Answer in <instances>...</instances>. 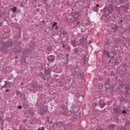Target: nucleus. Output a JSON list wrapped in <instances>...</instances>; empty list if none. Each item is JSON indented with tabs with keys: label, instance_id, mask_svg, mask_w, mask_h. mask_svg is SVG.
<instances>
[{
	"label": "nucleus",
	"instance_id": "nucleus-1",
	"mask_svg": "<svg viewBox=\"0 0 130 130\" xmlns=\"http://www.w3.org/2000/svg\"><path fill=\"white\" fill-rule=\"evenodd\" d=\"M79 17H80V12H76V11L74 10V11L71 13V15L66 17V19L67 21L71 22V23H74V22L79 20Z\"/></svg>",
	"mask_w": 130,
	"mask_h": 130
},
{
	"label": "nucleus",
	"instance_id": "nucleus-2",
	"mask_svg": "<svg viewBox=\"0 0 130 130\" xmlns=\"http://www.w3.org/2000/svg\"><path fill=\"white\" fill-rule=\"evenodd\" d=\"M12 46H13V43H12V41H8L4 43L0 49V52L2 54H7L8 49L9 47H12Z\"/></svg>",
	"mask_w": 130,
	"mask_h": 130
},
{
	"label": "nucleus",
	"instance_id": "nucleus-3",
	"mask_svg": "<svg viewBox=\"0 0 130 130\" xmlns=\"http://www.w3.org/2000/svg\"><path fill=\"white\" fill-rule=\"evenodd\" d=\"M103 53L104 55H106L107 58H110L109 61V63H110V62H111V58H114V57H115V54H116V53L114 51H112L109 53V52L106 50H104Z\"/></svg>",
	"mask_w": 130,
	"mask_h": 130
},
{
	"label": "nucleus",
	"instance_id": "nucleus-4",
	"mask_svg": "<svg viewBox=\"0 0 130 130\" xmlns=\"http://www.w3.org/2000/svg\"><path fill=\"white\" fill-rule=\"evenodd\" d=\"M93 101L94 103L92 104L93 107L97 106V105H99V106L101 107V108H103V107L105 106V104H103V101H102L100 98L95 99Z\"/></svg>",
	"mask_w": 130,
	"mask_h": 130
},
{
	"label": "nucleus",
	"instance_id": "nucleus-5",
	"mask_svg": "<svg viewBox=\"0 0 130 130\" xmlns=\"http://www.w3.org/2000/svg\"><path fill=\"white\" fill-rule=\"evenodd\" d=\"M123 85L125 86V89L126 91L125 92V95L126 97L130 96V82H126V80H123Z\"/></svg>",
	"mask_w": 130,
	"mask_h": 130
},
{
	"label": "nucleus",
	"instance_id": "nucleus-6",
	"mask_svg": "<svg viewBox=\"0 0 130 130\" xmlns=\"http://www.w3.org/2000/svg\"><path fill=\"white\" fill-rule=\"evenodd\" d=\"M113 110L114 111V113H115L116 115H118L121 113V109H120V107H114Z\"/></svg>",
	"mask_w": 130,
	"mask_h": 130
},
{
	"label": "nucleus",
	"instance_id": "nucleus-7",
	"mask_svg": "<svg viewBox=\"0 0 130 130\" xmlns=\"http://www.w3.org/2000/svg\"><path fill=\"white\" fill-rule=\"evenodd\" d=\"M51 74V68L50 67H46L45 68L44 74L46 77L50 76Z\"/></svg>",
	"mask_w": 130,
	"mask_h": 130
},
{
	"label": "nucleus",
	"instance_id": "nucleus-8",
	"mask_svg": "<svg viewBox=\"0 0 130 130\" xmlns=\"http://www.w3.org/2000/svg\"><path fill=\"white\" fill-rule=\"evenodd\" d=\"M86 43H87V39L83 37L82 38L79 40V45L80 46H83V45H86Z\"/></svg>",
	"mask_w": 130,
	"mask_h": 130
},
{
	"label": "nucleus",
	"instance_id": "nucleus-9",
	"mask_svg": "<svg viewBox=\"0 0 130 130\" xmlns=\"http://www.w3.org/2000/svg\"><path fill=\"white\" fill-rule=\"evenodd\" d=\"M48 61L53 62L55 60V57L54 55H51L47 57Z\"/></svg>",
	"mask_w": 130,
	"mask_h": 130
},
{
	"label": "nucleus",
	"instance_id": "nucleus-10",
	"mask_svg": "<svg viewBox=\"0 0 130 130\" xmlns=\"http://www.w3.org/2000/svg\"><path fill=\"white\" fill-rule=\"evenodd\" d=\"M71 43L72 46H73V47H77V43H78V41L77 40H76L75 39L72 40L71 41Z\"/></svg>",
	"mask_w": 130,
	"mask_h": 130
},
{
	"label": "nucleus",
	"instance_id": "nucleus-11",
	"mask_svg": "<svg viewBox=\"0 0 130 130\" xmlns=\"http://www.w3.org/2000/svg\"><path fill=\"white\" fill-rule=\"evenodd\" d=\"M45 112H47V108L41 109L40 110V114H41V115H44Z\"/></svg>",
	"mask_w": 130,
	"mask_h": 130
},
{
	"label": "nucleus",
	"instance_id": "nucleus-12",
	"mask_svg": "<svg viewBox=\"0 0 130 130\" xmlns=\"http://www.w3.org/2000/svg\"><path fill=\"white\" fill-rule=\"evenodd\" d=\"M57 22H54L52 26V29H55V30H58V26H57Z\"/></svg>",
	"mask_w": 130,
	"mask_h": 130
},
{
	"label": "nucleus",
	"instance_id": "nucleus-13",
	"mask_svg": "<svg viewBox=\"0 0 130 130\" xmlns=\"http://www.w3.org/2000/svg\"><path fill=\"white\" fill-rule=\"evenodd\" d=\"M29 53H30V49H25V50L23 51V54L24 55L29 54Z\"/></svg>",
	"mask_w": 130,
	"mask_h": 130
},
{
	"label": "nucleus",
	"instance_id": "nucleus-14",
	"mask_svg": "<svg viewBox=\"0 0 130 130\" xmlns=\"http://www.w3.org/2000/svg\"><path fill=\"white\" fill-rule=\"evenodd\" d=\"M72 114H73L74 119H77V112H75L74 111H71Z\"/></svg>",
	"mask_w": 130,
	"mask_h": 130
},
{
	"label": "nucleus",
	"instance_id": "nucleus-15",
	"mask_svg": "<svg viewBox=\"0 0 130 130\" xmlns=\"http://www.w3.org/2000/svg\"><path fill=\"white\" fill-rule=\"evenodd\" d=\"M40 77H41V78H42V79H43L44 81H45L46 80L45 78H46V75H45V74H43V73L41 72L40 73Z\"/></svg>",
	"mask_w": 130,
	"mask_h": 130
},
{
	"label": "nucleus",
	"instance_id": "nucleus-16",
	"mask_svg": "<svg viewBox=\"0 0 130 130\" xmlns=\"http://www.w3.org/2000/svg\"><path fill=\"white\" fill-rule=\"evenodd\" d=\"M31 87L32 89H36V88L38 87V84L37 83H33L31 84Z\"/></svg>",
	"mask_w": 130,
	"mask_h": 130
},
{
	"label": "nucleus",
	"instance_id": "nucleus-17",
	"mask_svg": "<svg viewBox=\"0 0 130 130\" xmlns=\"http://www.w3.org/2000/svg\"><path fill=\"white\" fill-rule=\"evenodd\" d=\"M105 85L107 89H109V79L106 80V81L105 83Z\"/></svg>",
	"mask_w": 130,
	"mask_h": 130
},
{
	"label": "nucleus",
	"instance_id": "nucleus-18",
	"mask_svg": "<svg viewBox=\"0 0 130 130\" xmlns=\"http://www.w3.org/2000/svg\"><path fill=\"white\" fill-rule=\"evenodd\" d=\"M56 124L58 125L59 126H60L61 127H63L64 123L61 121H59L56 122Z\"/></svg>",
	"mask_w": 130,
	"mask_h": 130
},
{
	"label": "nucleus",
	"instance_id": "nucleus-19",
	"mask_svg": "<svg viewBox=\"0 0 130 130\" xmlns=\"http://www.w3.org/2000/svg\"><path fill=\"white\" fill-rule=\"evenodd\" d=\"M78 101L79 102H82V101H84V96L83 95H79L78 97Z\"/></svg>",
	"mask_w": 130,
	"mask_h": 130
},
{
	"label": "nucleus",
	"instance_id": "nucleus-20",
	"mask_svg": "<svg viewBox=\"0 0 130 130\" xmlns=\"http://www.w3.org/2000/svg\"><path fill=\"white\" fill-rule=\"evenodd\" d=\"M108 12V16H109V17H110V14H111V11H110V10L107 8V7H105L104 8V12Z\"/></svg>",
	"mask_w": 130,
	"mask_h": 130
},
{
	"label": "nucleus",
	"instance_id": "nucleus-21",
	"mask_svg": "<svg viewBox=\"0 0 130 130\" xmlns=\"http://www.w3.org/2000/svg\"><path fill=\"white\" fill-rule=\"evenodd\" d=\"M20 130H27L26 128L24 126V125H21L19 127Z\"/></svg>",
	"mask_w": 130,
	"mask_h": 130
},
{
	"label": "nucleus",
	"instance_id": "nucleus-22",
	"mask_svg": "<svg viewBox=\"0 0 130 130\" xmlns=\"http://www.w3.org/2000/svg\"><path fill=\"white\" fill-rule=\"evenodd\" d=\"M35 46H36V45H35V43L34 42H32L31 43V44L30 45V47L32 49H33V48H34V47H35Z\"/></svg>",
	"mask_w": 130,
	"mask_h": 130
},
{
	"label": "nucleus",
	"instance_id": "nucleus-23",
	"mask_svg": "<svg viewBox=\"0 0 130 130\" xmlns=\"http://www.w3.org/2000/svg\"><path fill=\"white\" fill-rule=\"evenodd\" d=\"M71 71L72 73V74L71 75H72V76H73V77H74V76H75V75H76L77 71H76V70H73V69H71Z\"/></svg>",
	"mask_w": 130,
	"mask_h": 130
},
{
	"label": "nucleus",
	"instance_id": "nucleus-24",
	"mask_svg": "<svg viewBox=\"0 0 130 130\" xmlns=\"http://www.w3.org/2000/svg\"><path fill=\"white\" fill-rule=\"evenodd\" d=\"M11 11L13 13H16V12H17V7H14L13 8L11 9Z\"/></svg>",
	"mask_w": 130,
	"mask_h": 130
},
{
	"label": "nucleus",
	"instance_id": "nucleus-25",
	"mask_svg": "<svg viewBox=\"0 0 130 130\" xmlns=\"http://www.w3.org/2000/svg\"><path fill=\"white\" fill-rule=\"evenodd\" d=\"M19 49H17L16 51H15V53H19L20 52H21V47H18Z\"/></svg>",
	"mask_w": 130,
	"mask_h": 130
},
{
	"label": "nucleus",
	"instance_id": "nucleus-26",
	"mask_svg": "<svg viewBox=\"0 0 130 130\" xmlns=\"http://www.w3.org/2000/svg\"><path fill=\"white\" fill-rule=\"evenodd\" d=\"M75 54H77V53H79V48H76L75 50H74Z\"/></svg>",
	"mask_w": 130,
	"mask_h": 130
},
{
	"label": "nucleus",
	"instance_id": "nucleus-27",
	"mask_svg": "<svg viewBox=\"0 0 130 130\" xmlns=\"http://www.w3.org/2000/svg\"><path fill=\"white\" fill-rule=\"evenodd\" d=\"M77 77L78 78H83V75L81 73H78V74H77Z\"/></svg>",
	"mask_w": 130,
	"mask_h": 130
},
{
	"label": "nucleus",
	"instance_id": "nucleus-28",
	"mask_svg": "<svg viewBox=\"0 0 130 130\" xmlns=\"http://www.w3.org/2000/svg\"><path fill=\"white\" fill-rule=\"evenodd\" d=\"M63 115H65L66 116H69V114H68V111L67 110H65L63 112Z\"/></svg>",
	"mask_w": 130,
	"mask_h": 130
},
{
	"label": "nucleus",
	"instance_id": "nucleus-29",
	"mask_svg": "<svg viewBox=\"0 0 130 130\" xmlns=\"http://www.w3.org/2000/svg\"><path fill=\"white\" fill-rule=\"evenodd\" d=\"M125 124L126 126H129L130 125V121L127 120L126 121V122L125 123Z\"/></svg>",
	"mask_w": 130,
	"mask_h": 130
},
{
	"label": "nucleus",
	"instance_id": "nucleus-30",
	"mask_svg": "<svg viewBox=\"0 0 130 130\" xmlns=\"http://www.w3.org/2000/svg\"><path fill=\"white\" fill-rule=\"evenodd\" d=\"M114 121H115V122H118L119 121V119H118L117 117H115L114 119Z\"/></svg>",
	"mask_w": 130,
	"mask_h": 130
},
{
	"label": "nucleus",
	"instance_id": "nucleus-31",
	"mask_svg": "<svg viewBox=\"0 0 130 130\" xmlns=\"http://www.w3.org/2000/svg\"><path fill=\"white\" fill-rule=\"evenodd\" d=\"M47 50H49V51H51V50H52V47H51V46H50L47 47Z\"/></svg>",
	"mask_w": 130,
	"mask_h": 130
},
{
	"label": "nucleus",
	"instance_id": "nucleus-32",
	"mask_svg": "<svg viewBox=\"0 0 130 130\" xmlns=\"http://www.w3.org/2000/svg\"><path fill=\"white\" fill-rule=\"evenodd\" d=\"M124 9H125V11H127V10L129 9V7H128V6L126 5L124 7Z\"/></svg>",
	"mask_w": 130,
	"mask_h": 130
},
{
	"label": "nucleus",
	"instance_id": "nucleus-33",
	"mask_svg": "<svg viewBox=\"0 0 130 130\" xmlns=\"http://www.w3.org/2000/svg\"><path fill=\"white\" fill-rule=\"evenodd\" d=\"M114 29L115 30V31H117V29H118V26L115 25L114 27Z\"/></svg>",
	"mask_w": 130,
	"mask_h": 130
},
{
	"label": "nucleus",
	"instance_id": "nucleus-34",
	"mask_svg": "<svg viewBox=\"0 0 130 130\" xmlns=\"http://www.w3.org/2000/svg\"><path fill=\"white\" fill-rule=\"evenodd\" d=\"M66 56L67 58V61H69V56H70V55L69 54H66Z\"/></svg>",
	"mask_w": 130,
	"mask_h": 130
},
{
	"label": "nucleus",
	"instance_id": "nucleus-35",
	"mask_svg": "<svg viewBox=\"0 0 130 130\" xmlns=\"http://www.w3.org/2000/svg\"><path fill=\"white\" fill-rule=\"evenodd\" d=\"M16 93L17 95H20V94H23V92L19 91L18 90L16 91Z\"/></svg>",
	"mask_w": 130,
	"mask_h": 130
},
{
	"label": "nucleus",
	"instance_id": "nucleus-36",
	"mask_svg": "<svg viewBox=\"0 0 130 130\" xmlns=\"http://www.w3.org/2000/svg\"><path fill=\"white\" fill-rule=\"evenodd\" d=\"M63 35H68V31L66 30H63L62 32Z\"/></svg>",
	"mask_w": 130,
	"mask_h": 130
},
{
	"label": "nucleus",
	"instance_id": "nucleus-37",
	"mask_svg": "<svg viewBox=\"0 0 130 130\" xmlns=\"http://www.w3.org/2000/svg\"><path fill=\"white\" fill-rule=\"evenodd\" d=\"M27 119H24L23 120V123L25 124V125H27L26 122H27Z\"/></svg>",
	"mask_w": 130,
	"mask_h": 130
},
{
	"label": "nucleus",
	"instance_id": "nucleus-38",
	"mask_svg": "<svg viewBox=\"0 0 130 130\" xmlns=\"http://www.w3.org/2000/svg\"><path fill=\"white\" fill-rule=\"evenodd\" d=\"M121 112H122V113L123 114H127V112H126V111H125V110H123V111H122L121 110Z\"/></svg>",
	"mask_w": 130,
	"mask_h": 130
},
{
	"label": "nucleus",
	"instance_id": "nucleus-39",
	"mask_svg": "<svg viewBox=\"0 0 130 130\" xmlns=\"http://www.w3.org/2000/svg\"><path fill=\"white\" fill-rule=\"evenodd\" d=\"M63 127L64 128V129H67V128H68V125L67 124H64L63 125Z\"/></svg>",
	"mask_w": 130,
	"mask_h": 130
},
{
	"label": "nucleus",
	"instance_id": "nucleus-40",
	"mask_svg": "<svg viewBox=\"0 0 130 130\" xmlns=\"http://www.w3.org/2000/svg\"><path fill=\"white\" fill-rule=\"evenodd\" d=\"M45 128L44 127H39L37 130H45Z\"/></svg>",
	"mask_w": 130,
	"mask_h": 130
},
{
	"label": "nucleus",
	"instance_id": "nucleus-41",
	"mask_svg": "<svg viewBox=\"0 0 130 130\" xmlns=\"http://www.w3.org/2000/svg\"><path fill=\"white\" fill-rule=\"evenodd\" d=\"M0 121H2V124H4V121L3 120V118L0 117Z\"/></svg>",
	"mask_w": 130,
	"mask_h": 130
},
{
	"label": "nucleus",
	"instance_id": "nucleus-42",
	"mask_svg": "<svg viewBox=\"0 0 130 130\" xmlns=\"http://www.w3.org/2000/svg\"><path fill=\"white\" fill-rule=\"evenodd\" d=\"M121 130H126V128L125 127V126H122V127H121Z\"/></svg>",
	"mask_w": 130,
	"mask_h": 130
},
{
	"label": "nucleus",
	"instance_id": "nucleus-43",
	"mask_svg": "<svg viewBox=\"0 0 130 130\" xmlns=\"http://www.w3.org/2000/svg\"><path fill=\"white\" fill-rule=\"evenodd\" d=\"M76 24L77 25H80L81 24V22H80V21L76 22Z\"/></svg>",
	"mask_w": 130,
	"mask_h": 130
},
{
	"label": "nucleus",
	"instance_id": "nucleus-44",
	"mask_svg": "<svg viewBox=\"0 0 130 130\" xmlns=\"http://www.w3.org/2000/svg\"><path fill=\"white\" fill-rule=\"evenodd\" d=\"M120 4H123V0H119Z\"/></svg>",
	"mask_w": 130,
	"mask_h": 130
},
{
	"label": "nucleus",
	"instance_id": "nucleus-45",
	"mask_svg": "<svg viewBox=\"0 0 130 130\" xmlns=\"http://www.w3.org/2000/svg\"><path fill=\"white\" fill-rule=\"evenodd\" d=\"M18 109H22V106H18Z\"/></svg>",
	"mask_w": 130,
	"mask_h": 130
},
{
	"label": "nucleus",
	"instance_id": "nucleus-46",
	"mask_svg": "<svg viewBox=\"0 0 130 130\" xmlns=\"http://www.w3.org/2000/svg\"><path fill=\"white\" fill-rule=\"evenodd\" d=\"M62 47L63 48H66V45H64V44H62Z\"/></svg>",
	"mask_w": 130,
	"mask_h": 130
},
{
	"label": "nucleus",
	"instance_id": "nucleus-47",
	"mask_svg": "<svg viewBox=\"0 0 130 130\" xmlns=\"http://www.w3.org/2000/svg\"><path fill=\"white\" fill-rule=\"evenodd\" d=\"M9 91H10V89H6V90H5V92H6V93H7V92H9Z\"/></svg>",
	"mask_w": 130,
	"mask_h": 130
},
{
	"label": "nucleus",
	"instance_id": "nucleus-48",
	"mask_svg": "<svg viewBox=\"0 0 130 130\" xmlns=\"http://www.w3.org/2000/svg\"><path fill=\"white\" fill-rule=\"evenodd\" d=\"M0 27H3V22H0Z\"/></svg>",
	"mask_w": 130,
	"mask_h": 130
},
{
	"label": "nucleus",
	"instance_id": "nucleus-49",
	"mask_svg": "<svg viewBox=\"0 0 130 130\" xmlns=\"http://www.w3.org/2000/svg\"><path fill=\"white\" fill-rule=\"evenodd\" d=\"M6 85H8V86H10V85H11V83L10 82H8Z\"/></svg>",
	"mask_w": 130,
	"mask_h": 130
},
{
	"label": "nucleus",
	"instance_id": "nucleus-50",
	"mask_svg": "<svg viewBox=\"0 0 130 130\" xmlns=\"http://www.w3.org/2000/svg\"><path fill=\"white\" fill-rule=\"evenodd\" d=\"M82 60H84V61H86V58H83Z\"/></svg>",
	"mask_w": 130,
	"mask_h": 130
},
{
	"label": "nucleus",
	"instance_id": "nucleus-51",
	"mask_svg": "<svg viewBox=\"0 0 130 130\" xmlns=\"http://www.w3.org/2000/svg\"><path fill=\"white\" fill-rule=\"evenodd\" d=\"M6 87V84H5L4 86H2L1 89H3V88H5Z\"/></svg>",
	"mask_w": 130,
	"mask_h": 130
},
{
	"label": "nucleus",
	"instance_id": "nucleus-52",
	"mask_svg": "<svg viewBox=\"0 0 130 130\" xmlns=\"http://www.w3.org/2000/svg\"><path fill=\"white\" fill-rule=\"evenodd\" d=\"M42 22L43 23V24H44L45 23V20H43Z\"/></svg>",
	"mask_w": 130,
	"mask_h": 130
},
{
	"label": "nucleus",
	"instance_id": "nucleus-53",
	"mask_svg": "<svg viewBox=\"0 0 130 130\" xmlns=\"http://www.w3.org/2000/svg\"><path fill=\"white\" fill-rule=\"evenodd\" d=\"M18 58H19V57H18V56H16L15 57V59H18Z\"/></svg>",
	"mask_w": 130,
	"mask_h": 130
},
{
	"label": "nucleus",
	"instance_id": "nucleus-54",
	"mask_svg": "<svg viewBox=\"0 0 130 130\" xmlns=\"http://www.w3.org/2000/svg\"><path fill=\"white\" fill-rule=\"evenodd\" d=\"M95 6H96V7H97V8H99V4H96Z\"/></svg>",
	"mask_w": 130,
	"mask_h": 130
},
{
	"label": "nucleus",
	"instance_id": "nucleus-55",
	"mask_svg": "<svg viewBox=\"0 0 130 130\" xmlns=\"http://www.w3.org/2000/svg\"><path fill=\"white\" fill-rule=\"evenodd\" d=\"M91 42H91V40H90V41H89V42L88 43V44H91Z\"/></svg>",
	"mask_w": 130,
	"mask_h": 130
},
{
	"label": "nucleus",
	"instance_id": "nucleus-56",
	"mask_svg": "<svg viewBox=\"0 0 130 130\" xmlns=\"http://www.w3.org/2000/svg\"><path fill=\"white\" fill-rule=\"evenodd\" d=\"M37 1H38V0H33V1H34L35 3H37Z\"/></svg>",
	"mask_w": 130,
	"mask_h": 130
},
{
	"label": "nucleus",
	"instance_id": "nucleus-57",
	"mask_svg": "<svg viewBox=\"0 0 130 130\" xmlns=\"http://www.w3.org/2000/svg\"><path fill=\"white\" fill-rule=\"evenodd\" d=\"M20 85H21V86H23V85H24V83L22 82V83H21L20 84Z\"/></svg>",
	"mask_w": 130,
	"mask_h": 130
},
{
	"label": "nucleus",
	"instance_id": "nucleus-58",
	"mask_svg": "<svg viewBox=\"0 0 130 130\" xmlns=\"http://www.w3.org/2000/svg\"><path fill=\"white\" fill-rule=\"evenodd\" d=\"M20 6H21V7H24V5H23V4H21V5H20Z\"/></svg>",
	"mask_w": 130,
	"mask_h": 130
},
{
	"label": "nucleus",
	"instance_id": "nucleus-59",
	"mask_svg": "<svg viewBox=\"0 0 130 130\" xmlns=\"http://www.w3.org/2000/svg\"><path fill=\"white\" fill-rule=\"evenodd\" d=\"M17 44H21V42H17Z\"/></svg>",
	"mask_w": 130,
	"mask_h": 130
},
{
	"label": "nucleus",
	"instance_id": "nucleus-60",
	"mask_svg": "<svg viewBox=\"0 0 130 130\" xmlns=\"http://www.w3.org/2000/svg\"><path fill=\"white\" fill-rule=\"evenodd\" d=\"M52 123H53V122H52V121H51V122H50V124H52Z\"/></svg>",
	"mask_w": 130,
	"mask_h": 130
},
{
	"label": "nucleus",
	"instance_id": "nucleus-61",
	"mask_svg": "<svg viewBox=\"0 0 130 130\" xmlns=\"http://www.w3.org/2000/svg\"><path fill=\"white\" fill-rule=\"evenodd\" d=\"M48 117L47 121H49V117Z\"/></svg>",
	"mask_w": 130,
	"mask_h": 130
},
{
	"label": "nucleus",
	"instance_id": "nucleus-62",
	"mask_svg": "<svg viewBox=\"0 0 130 130\" xmlns=\"http://www.w3.org/2000/svg\"><path fill=\"white\" fill-rule=\"evenodd\" d=\"M5 85H7V81H5Z\"/></svg>",
	"mask_w": 130,
	"mask_h": 130
},
{
	"label": "nucleus",
	"instance_id": "nucleus-63",
	"mask_svg": "<svg viewBox=\"0 0 130 130\" xmlns=\"http://www.w3.org/2000/svg\"><path fill=\"white\" fill-rule=\"evenodd\" d=\"M118 130H121V128H120L119 129H118Z\"/></svg>",
	"mask_w": 130,
	"mask_h": 130
},
{
	"label": "nucleus",
	"instance_id": "nucleus-64",
	"mask_svg": "<svg viewBox=\"0 0 130 130\" xmlns=\"http://www.w3.org/2000/svg\"><path fill=\"white\" fill-rule=\"evenodd\" d=\"M1 130H3V127H1Z\"/></svg>",
	"mask_w": 130,
	"mask_h": 130
}]
</instances>
